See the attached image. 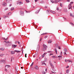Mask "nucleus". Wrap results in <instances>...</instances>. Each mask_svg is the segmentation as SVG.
<instances>
[{"instance_id":"nucleus-1","label":"nucleus","mask_w":74,"mask_h":74,"mask_svg":"<svg viewBox=\"0 0 74 74\" xmlns=\"http://www.w3.org/2000/svg\"><path fill=\"white\" fill-rule=\"evenodd\" d=\"M47 48V46H46L45 45H43V47L42 48V50L43 51H45L46 49Z\"/></svg>"},{"instance_id":"nucleus-2","label":"nucleus","mask_w":74,"mask_h":74,"mask_svg":"<svg viewBox=\"0 0 74 74\" xmlns=\"http://www.w3.org/2000/svg\"><path fill=\"white\" fill-rule=\"evenodd\" d=\"M68 8L69 10H70V9H71V8H72V6H71V4H69L68 5Z\"/></svg>"},{"instance_id":"nucleus-3","label":"nucleus","mask_w":74,"mask_h":74,"mask_svg":"<svg viewBox=\"0 0 74 74\" xmlns=\"http://www.w3.org/2000/svg\"><path fill=\"white\" fill-rule=\"evenodd\" d=\"M16 47H17V45H12V48H16Z\"/></svg>"},{"instance_id":"nucleus-4","label":"nucleus","mask_w":74,"mask_h":74,"mask_svg":"<svg viewBox=\"0 0 74 74\" xmlns=\"http://www.w3.org/2000/svg\"><path fill=\"white\" fill-rule=\"evenodd\" d=\"M39 49H40V45H37V51H39Z\"/></svg>"},{"instance_id":"nucleus-5","label":"nucleus","mask_w":74,"mask_h":74,"mask_svg":"<svg viewBox=\"0 0 74 74\" xmlns=\"http://www.w3.org/2000/svg\"><path fill=\"white\" fill-rule=\"evenodd\" d=\"M17 3L18 4H19V5H21V4H22V2L21 1H18L17 2Z\"/></svg>"},{"instance_id":"nucleus-6","label":"nucleus","mask_w":74,"mask_h":74,"mask_svg":"<svg viewBox=\"0 0 74 74\" xmlns=\"http://www.w3.org/2000/svg\"><path fill=\"white\" fill-rule=\"evenodd\" d=\"M50 64L51 67H52V68H53V69H54V66H53V65H52V64L51 62L50 63Z\"/></svg>"},{"instance_id":"nucleus-7","label":"nucleus","mask_w":74,"mask_h":74,"mask_svg":"<svg viewBox=\"0 0 74 74\" xmlns=\"http://www.w3.org/2000/svg\"><path fill=\"white\" fill-rule=\"evenodd\" d=\"M2 4L3 6H6L7 5V3H5V2H3Z\"/></svg>"},{"instance_id":"nucleus-8","label":"nucleus","mask_w":74,"mask_h":74,"mask_svg":"<svg viewBox=\"0 0 74 74\" xmlns=\"http://www.w3.org/2000/svg\"><path fill=\"white\" fill-rule=\"evenodd\" d=\"M47 53H44L42 55V58H44V56H45V55Z\"/></svg>"},{"instance_id":"nucleus-9","label":"nucleus","mask_w":74,"mask_h":74,"mask_svg":"<svg viewBox=\"0 0 74 74\" xmlns=\"http://www.w3.org/2000/svg\"><path fill=\"white\" fill-rule=\"evenodd\" d=\"M52 42V41L51 40H49L48 41V44H51Z\"/></svg>"},{"instance_id":"nucleus-10","label":"nucleus","mask_w":74,"mask_h":74,"mask_svg":"<svg viewBox=\"0 0 74 74\" xmlns=\"http://www.w3.org/2000/svg\"><path fill=\"white\" fill-rule=\"evenodd\" d=\"M5 67L6 69H8V68L10 67V65H7L5 66Z\"/></svg>"},{"instance_id":"nucleus-11","label":"nucleus","mask_w":74,"mask_h":74,"mask_svg":"<svg viewBox=\"0 0 74 74\" xmlns=\"http://www.w3.org/2000/svg\"><path fill=\"white\" fill-rule=\"evenodd\" d=\"M49 11L50 12H52V13H53V14H55L56 13V12H55L52 11L51 10H49Z\"/></svg>"},{"instance_id":"nucleus-12","label":"nucleus","mask_w":74,"mask_h":74,"mask_svg":"<svg viewBox=\"0 0 74 74\" xmlns=\"http://www.w3.org/2000/svg\"><path fill=\"white\" fill-rule=\"evenodd\" d=\"M4 49H5L4 48L2 47L0 48V50H1V51H4Z\"/></svg>"},{"instance_id":"nucleus-13","label":"nucleus","mask_w":74,"mask_h":74,"mask_svg":"<svg viewBox=\"0 0 74 74\" xmlns=\"http://www.w3.org/2000/svg\"><path fill=\"white\" fill-rule=\"evenodd\" d=\"M14 52H17V53H19V52H21V51H17L16 50H14Z\"/></svg>"},{"instance_id":"nucleus-14","label":"nucleus","mask_w":74,"mask_h":74,"mask_svg":"<svg viewBox=\"0 0 74 74\" xmlns=\"http://www.w3.org/2000/svg\"><path fill=\"white\" fill-rule=\"evenodd\" d=\"M15 53V52H14V51H12L11 52V55H13Z\"/></svg>"},{"instance_id":"nucleus-15","label":"nucleus","mask_w":74,"mask_h":74,"mask_svg":"<svg viewBox=\"0 0 74 74\" xmlns=\"http://www.w3.org/2000/svg\"><path fill=\"white\" fill-rule=\"evenodd\" d=\"M35 68L36 69V70H38V67L37 66H35Z\"/></svg>"},{"instance_id":"nucleus-16","label":"nucleus","mask_w":74,"mask_h":74,"mask_svg":"<svg viewBox=\"0 0 74 74\" xmlns=\"http://www.w3.org/2000/svg\"><path fill=\"white\" fill-rule=\"evenodd\" d=\"M69 69H67L66 70V73H67V74H68V73H69Z\"/></svg>"},{"instance_id":"nucleus-17","label":"nucleus","mask_w":74,"mask_h":74,"mask_svg":"<svg viewBox=\"0 0 74 74\" xmlns=\"http://www.w3.org/2000/svg\"><path fill=\"white\" fill-rule=\"evenodd\" d=\"M54 50L55 51V52L56 53V54H58V52L57 51V50L56 49H54Z\"/></svg>"},{"instance_id":"nucleus-18","label":"nucleus","mask_w":74,"mask_h":74,"mask_svg":"<svg viewBox=\"0 0 74 74\" xmlns=\"http://www.w3.org/2000/svg\"><path fill=\"white\" fill-rule=\"evenodd\" d=\"M4 54H3V53L1 54H0V56L2 57L3 56H4Z\"/></svg>"},{"instance_id":"nucleus-19","label":"nucleus","mask_w":74,"mask_h":74,"mask_svg":"<svg viewBox=\"0 0 74 74\" xmlns=\"http://www.w3.org/2000/svg\"><path fill=\"white\" fill-rule=\"evenodd\" d=\"M5 60H1L0 62H5Z\"/></svg>"},{"instance_id":"nucleus-20","label":"nucleus","mask_w":74,"mask_h":74,"mask_svg":"<svg viewBox=\"0 0 74 74\" xmlns=\"http://www.w3.org/2000/svg\"><path fill=\"white\" fill-rule=\"evenodd\" d=\"M58 58H59V60H60V59H61V58H62V56H58Z\"/></svg>"},{"instance_id":"nucleus-21","label":"nucleus","mask_w":74,"mask_h":74,"mask_svg":"<svg viewBox=\"0 0 74 74\" xmlns=\"http://www.w3.org/2000/svg\"><path fill=\"white\" fill-rule=\"evenodd\" d=\"M58 1H56V0H55V2H54V3H58Z\"/></svg>"},{"instance_id":"nucleus-22","label":"nucleus","mask_w":74,"mask_h":74,"mask_svg":"<svg viewBox=\"0 0 74 74\" xmlns=\"http://www.w3.org/2000/svg\"><path fill=\"white\" fill-rule=\"evenodd\" d=\"M4 40H7V38H2Z\"/></svg>"},{"instance_id":"nucleus-23","label":"nucleus","mask_w":74,"mask_h":74,"mask_svg":"<svg viewBox=\"0 0 74 74\" xmlns=\"http://www.w3.org/2000/svg\"><path fill=\"white\" fill-rule=\"evenodd\" d=\"M34 64V62H33L32 63L30 67H32V66H33Z\"/></svg>"},{"instance_id":"nucleus-24","label":"nucleus","mask_w":74,"mask_h":74,"mask_svg":"<svg viewBox=\"0 0 74 74\" xmlns=\"http://www.w3.org/2000/svg\"><path fill=\"white\" fill-rule=\"evenodd\" d=\"M14 10V8L12 7L11 8V11H12V10Z\"/></svg>"},{"instance_id":"nucleus-25","label":"nucleus","mask_w":74,"mask_h":74,"mask_svg":"<svg viewBox=\"0 0 74 74\" xmlns=\"http://www.w3.org/2000/svg\"><path fill=\"white\" fill-rule=\"evenodd\" d=\"M64 52H67V49H64Z\"/></svg>"},{"instance_id":"nucleus-26","label":"nucleus","mask_w":74,"mask_h":74,"mask_svg":"<svg viewBox=\"0 0 74 74\" xmlns=\"http://www.w3.org/2000/svg\"><path fill=\"white\" fill-rule=\"evenodd\" d=\"M39 12V10H37L36 12V14H38Z\"/></svg>"},{"instance_id":"nucleus-27","label":"nucleus","mask_w":74,"mask_h":74,"mask_svg":"<svg viewBox=\"0 0 74 74\" xmlns=\"http://www.w3.org/2000/svg\"><path fill=\"white\" fill-rule=\"evenodd\" d=\"M51 3H54V1H53V0H51Z\"/></svg>"},{"instance_id":"nucleus-28","label":"nucleus","mask_w":74,"mask_h":74,"mask_svg":"<svg viewBox=\"0 0 74 74\" xmlns=\"http://www.w3.org/2000/svg\"><path fill=\"white\" fill-rule=\"evenodd\" d=\"M64 11H65V12H67V9H65L64 10Z\"/></svg>"},{"instance_id":"nucleus-29","label":"nucleus","mask_w":74,"mask_h":74,"mask_svg":"<svg viewBox=\"0 0 74 74\" xmlns=\"http://www.w3.org/2000/svg\"><path fill=\"white\" fill-rule=\"evenodd\" d=\"M68 62L69 63H70V62H71V63L72 62V61L69 60H68Z\"/></svg>"},{"instance_id":"nucleus-30","label":"nucleus","mask_w":74,"mask_h":74,"mask_svg":"<svg viewBox=\"0 0 74 74\" xmlns=\"http://www.w3.org/2000/svg\"><path fill=\"white\" fill-rule=\"evenodd\" d=\"M48 33H43V34H41V35H44V34H47Z\"/></svg>"},{"instance_id":"nucleus-31","label":"nucleus","mask_w":74,"mask_h":74,"mask_svg":"<svg viewBox=\"0 0 74 74\" xmlns=\"http://www.w3.org/2000/svg\"><path fill=\"white\" fill-rule=\"evenodd\" d=\"M5 42H6V43H10V42L9 41H8V42H7L6 41H5Z\"/></svg>"},{"instance_id":"nucleus-32","label":"nucleus","mask_w":74,"mask_h":74,"mask_svg":"<svg viewBox=\"0 0 74 74\" xmlns=\"http://www.w3.org/2000/svg\"><path fill=\"white\" fill-rule=\"evenodd\" d=\"M15 69L16 71H18V67H16Z\"/></svg>"},{"instance_id":"nucleus-33","label":"nucleus","mask_w":74,"mask_h":74,"mask_svg":"<svg viewBox=\"0 0 74 74\" xmlns=\"http://www.w3.org/2000/svg\"><path fill=\"white\" fill-rule=\"evenodd\" d=\"M7 68H5V71H6V72H7V71L8 70H7V69H6Z\"/></svg>"},{"instance_id":"nucleus-34","label":"nucleus","mask_w":74,"mask_h":74,"mask_svg":"<svg viewBox=\"0 0 74 74\" xmlns=\"http://www.w3.org/2000/svg\"><path fill=\"white\" fill-rule=\"evenodd\" d=\"M27 3H29V0H26Z\"/></svg>"},{"instance_id":"nucleus-35","label":"nucleus","mask_w":74,"mask_h":74,"mask_svg":"<svg viewBox=\"0 0 74 74\" xmlns=\"http://www.w3.org/2000/svg\"><path fill=\"white\" fill-rule=\"evenodd\" d=\"M42 73L43 74H45V72H44V71H42Z\"/></svg>"},{"instance_id":"nucleus-36","label":"nucleus","mask_w":74,"mask_h":74,"mask_svg":"<svg viewBox=\"0 0 74 74\" xmlns=\"http://www.w3.org/2000/svg\"><path fill=\"white\" fill-rule=\"evenodd\" d=\"M45 62H47V59L46 58H45Z\"/></svg>"},{"instance_id":"nucleus-37","label":"nucleus","mask_w":74,"mask_h":74,"mask_svg":"<svg viewBox=\"0 0 74 74\" xmlns=\"http://www.w3.org/2000/svg\"><path fill=\"white\" fill-rule=\"evenodd\" d=\"M47 52L48 53H49V52L50 53H52V51H48Z\"/></svg>"},{"instance_id":"nucleus-38","label":"nucleus","mask_w":74,"mask_h":74,"mask_svg":"<svg viewBox=\"0 0 74 74\" xmlns=\"http://www.w3.org/2000/svg\"><path fill=\"white\" fill-rule=\"evenodd\" d=\"M6 17H7V16H3V18H6Z\"/></svg>"},{"instance_id":"nucleus-39","label":"nucleus","mask_w":74,"mask_h":74,"mask_svg":"<svg viewBox=\"0 0 74 74\" xmlns=\"http://www.w3.org/2000/svg\"><path fill=\"white\" fill-rule=\"evenodd\" d=\"M8 10V8H6L4 9L5 11H6V10Z\"/></svg>"},{"instance_id":"nucleus-40","label":"nucleus","mask_w":74,"mask_h":74,"mask_svg":"<svg viewBox=\"0 0 74 74\" xmlns=\"http://www.w3.org/2000/svg\"><path fill=\"white\" fill-rule=\"evenodd\" d=\"M63 5L62 4V3H60V5L61 7H63V5Z\"/></svg>"},{"instance_id":"nucleus-41","label":"nucleus","mask_w":74,"mask_h":74,"mask_svg":"<svg viewBox=\"0 0 74 74\" xmlns=\"http://www.w3.org/2000/svg\"><path fill=\"white\" fill-rule=\"evenodd\" d=\"M65 62H68V60H65Z\"/></svg>"},{"instance_id":"nucleus-42","label":"nucleus","mask_w":74,"mask_h":74,"mask_svg":"<svg viewBox=\"0 0 74 74\" xmlns=\"http://www.w3.org/2000/svg\"><path fill=\"white\" fill-rule=\"evenodd\" d=\"M51 74H52V73H56V72H53V71H51Z\"/></svg>"},{"instance_id":"nucleus-43","label":"nucleus","mask_w":74,"mask_h":74,"mask_svg":"<svg viewBox=\"0 0 74 74\" xmlns=\"http://www.w3.org/2000/svg\"><path fill=\"white\" fill-rule=\"evenodd\" d=\"M63 53L64 55H65V54H66V55H67V54L66 53V52H63Z\"/></svg>"},{"instance_id":"nucleus-44","label":"nucleus","mask_w":74,"mask_h":74,"mask_svg":"<svg viewBox=\"0 0 74 74\" xmlns=\"http://www.w3.org/2000/svg\"><path fill=\"white\" fill-rule=\"evenodd\" d=\"M62 53V52L61 51V53H60V54L61 55V56H62V53Z\"/></svg>"},{"instance_id":"nucleus-45","label":"nucleus","mask_w":74,"mask_h":74,"mask_svg":"<svg viewBox=\"0 0 74 74\" xmlns=\"http://www.w3.org/2000/svg\"><path fill=\"white\" fill-rule=\"evenodd\" d=\"M52 58H56V57L55 56H53Z\"/></svg>"},{"instance_id":"nucleus-46","label":"nucleus","mask_w":74,"mask_h":74,"mask_svg":"<svg viewBox=\"0 0 74 74\" xmlns=\"http://www.w3.org/2000/svg\"><path fill=\"white\" fill-rule=\"evenodd\" d=\"M27 55V54L26 53L25 55V58H27V56H26Z\"/></svg>"},{"instance_id":"nucleus-47","label":"nucleus","mask_w":74,"mask_h":74,"mask_svg":"<svg viewBox=\"0 0 74 74\" xmlns=\"http://www.w3.org/2000/svg\"><path fill=\"white\" fill-rule=\"evenodd\" d=\"M53 55V54L50 53V54H49V56H51V55Z\"/></svg>"},{"instance_id":"nucleus-48","label":"nucleus","mask_w":74,"mask_h":74,"mask_svg":"<svg viewBox=\"0 0 74 74\" xmlns=\"http://www.w3.org/2000/svg\"><path fill=\"white\" fill-rule=\"evenodd\" d=\"M58 2H59V1H62V0H58Z\"/></svg>"},{"instance_id":"nucleus-49","label":"nucleus","mask_w":74,"mask_h":74,"mask_svg":"<svg viewBox=\"0 0 74 74\" xmlns=\"http://www.w3.org/2000/svg\"><path fill=\"white\" fill-rule=\"evenodd\" d=\"M70 16H73V14H70Z\"/></svg>"},{"instance_id":"nucleus-50","label":"nucleus","mask_w":74,"mask_h":74,"mask_svg":"<svg viewBox=\"0 0 74 74\" xmlns=\"http://www.w3.org/2000/svg\"><path fill=\"white\" fill-rule=\"evenodd\" d=\"M70 24H71V25H74V24H73V23H70Z\"/></svg>"},{"instance_id":"nucleus-51","label":"nucleus","mask_w":74,"mask_h":74,"mask_svg":"<svg viewBox=\"0 0 74 74\" xmlns=\"http://www.w3.org/2000/svg\"><path fill=\"white\" fill-rule=\"evenodd\" d=\"M69 66H67V67H66V69H67V68H69Z\"/></svg>"},{"instance_id":"nucleus-52","label":"nucleus","mask_w":74,"mask_h":74,"mask_svg":"<svg viewBox=\"0 0 74 74\" xmlns=\"http://www.w3.org/2000/svg\"><path fill=\"white\" fill-rule=\"evenodd\" d=\"M47 37L48 36H45V38H47Z\"/></svg>"},{"instance_id":"nucleus-53","label":"nucleus","mask_w":74,"mask_h":74,"mask_svg":"<svg viewBox=\"0 0 74 74\" xmlns=\"http://www.w3.org/2000/svg\"><path fill=\"white\" fill-rule=\"evenodd\" d=\"M12 5L11 4H10L9 5V7H11Z\"/></svg>"},{"instance_id":"nucleus-54","label":"nucleus","mask_w":74,"mask_h":74,"mask_svg":"<svg viewBox=\"0 0 74 74\" xmlns=\"http://www.w3.org/2000/svg\"><path fill=\"white\" fill-rule=\"evenodd\" d=\"M35 2H37V1H38V0H35Z\"/></svg>"},{"instance_id":"nucleus-55","label":"nucleus","mask_w":74,"mask_h":74,"mask_svg":"<svg viewBox=\"0 0 74 74\" xmlns=\"http://www.w3.org/2000/svg\"><path fill=\"white\" fill-rule=\"evenodd\" d=\"M42 64H45V63H42Z\"/></svg>"},{"instance_id":"nucleus-56","label":"nucleus","mask_w":74,"mask_h":74,"mask_svg":"<svg viewBox=\"0 0 74 74\" xmlns=\"http://www.w3.org/2000/svg\"><path fill=\"white\" fill-rule=\"evenodd\" d=\"M73 2H71L70 3V4H73Z\"/></svg>"},{"instance_id":"nucleus-57","label":"nucleus","mask_w":74,"mask_h":74,"mask_svg":"<svg viewBox=\"0 0 74 74\" xmlns=\"http://www.w3.org/2000/svg\"><path fill=\"white\" fill-rule=\"evenodd\" d=\"M10 1V0H6V1L7 2H8V1Z\"/></svg>"},{"instance_id":"nucleus-58","label":"nucleus","mask_w":74,"mask_h":74,"mask_svg":"<svg viewBox=\"0 0 74 74\" xmlns=\"http://www.w3.org/2000/svg\"><path fill=\"white\" fill-rule=\"evenodd\" d=\"M58 49H61V48H60V47H59Z\"/></svg>"},{"instance_id":"nucleus-59","label":"nucleus","mask_w":74,"mask_h":74,"mask_svg":"<svg viewBox=\"0 0 74 74\" xmlns=\"http://www.w3.org/2000/svg\"><path fill=\"white\" fill-rule=\"evenodd\" d=\"M67 1H68V2H70V0H67Z\"/></svg>"},{"instance_id":"nucleus-60","label":"nucleus","mask_w":74,"mask_h":74,"mask_svg":"<svg viewBox=\"0 0 74 74\" xmlns=\"http://www.w3.org/2000/svg\"><path fill=\"white\" fill-rule=\"evenodd\" d=\"M57 10H58V11L59 10V8H57Z\"/></svg>"},{"instance_id":"nucleus-61","label":"nucleus","mask_w":74,"mask_h":74,"mask_svg":"<svg viewBox=\"0 0 74 74\" xmlns=\"http://www.w3.org/2000/svg\"><path fill=\"white\" fill-rule=\"evenodd\" d=\"M12 60H14V57H12Z\"/></svg>"},{"instance_id":"nucleus-62","label":"nucleus","mask_w":74,"mask_h":74,"mask_svg":"<svg viewBox=\"0 0 74 74\" xmlns=\"http://www.w3.org/2000/svg\"><path fill=\"white\" fill-rule=\"evenodd\" d=\"M18 44H20V42H18Z\"/></svg>"},{"instance_id":"nucleus-63","label":"nucleus","mask_w":74,"mask_h":74,"mask_svg":"<svg viewBox=\"0 0 74 74\" xmlns=\"http://www.w3.org/2000/svg\"><path fill=\"white\" fill-rule=\"evenodd\" d=\"M47 71V69H45V71Z\"/></svg>"},{"instance_id":"nucleus-64","label":"nucleus","mask_w":74,"mask_h":74,"mask_svg":"<svg viewBox=\"0 0 74 74\" xmlns=\"http://www.w3.org/2000/svg\"><path fill=\"white\" fill-rule=\"evenodd\" d=\"M39 58L40 59H41V57H39Z\"/></svg>"}]
</instances>
